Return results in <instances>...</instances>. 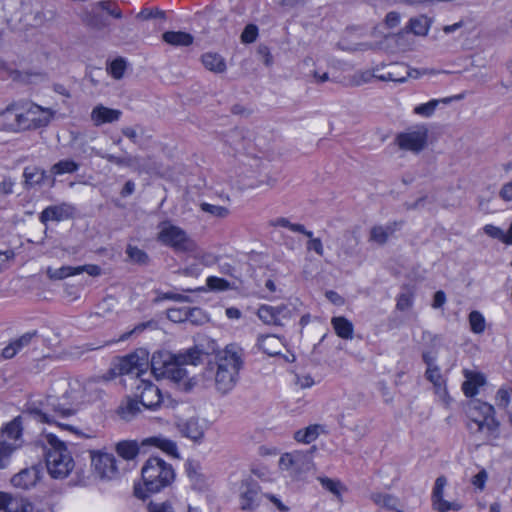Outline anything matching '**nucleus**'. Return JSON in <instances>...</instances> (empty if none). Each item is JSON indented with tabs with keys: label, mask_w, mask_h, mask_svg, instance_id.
Returning <instances> with one entry per match:
<instances>
[{
	"label": "nucleus",
	"mask_w": 512,
	"mask_h": 512,
	"mask_svg": "<svg viewBox=\"0 0 512 512\" xmlns=\"http://www.w3.org/2000/svg\"><path fill=\"white\" fill-rule=\"evenodd\" d=\"M24 413L38 422L55 424L63 429L72 430V426L58 421L76 413L73 391L65 389L61 396L49 394L40 400L28 401Z\"/></svg>",
	"instance_id": "obj_1"
},
{
	"label": "nucleus",
	"mask_w": 512,
	"mask_h": 512,
	"mask_svg": "<svg viewBox=\"0 0 512 512\" xmlns=\"http://www.w3.org/2000/svg\"><path fill=\"white\" fill-rule=\"evenodd\" d=\"M175 471L170 463L160 457H149L141 469L143 486H134V495L145 500L149 494L158 493L169 487L175 480Z\"/></svg>",
	"instance_id": "obj_2"
},
{
	"label": "nucleus",
	"mask_w": 512,
	"mask_h": 512,
	"mask_svg": "<svg viewBox=\"0 0 512 512\" xmlns=\"http://www.w3.org/2000/svg\"><path fill=\"white\" fill-rule=\"evenodd\" d=\"M212 353H216L217 359L215 387L220 393L227 394L238 381L239 371L243 366L242 349L235 344H229L222 351L213 347Z\"/></svg>",
	"instance_id": "obj_3"
},
{
	"label": "nucleus",
	"mask_w": 512,
	"mask_h": 512,
	"mask_svg": "<svg viewBox=\"0 0 512 512\" xmlns=\"http://www.w3.org/2000/svg\"><path fill=\"white\" fill-rule=\"evenodd\" d=\"M494 414L495 409L492 405L478 399L471 400L467 407V428L471 433L486 432L489 436L497 437L500 423Z\"/></svg>",
	"instance_id": "obj_4"
},
{
	"label": "nucleus",
	"mask_w": 512,
	"mask_h": 512,
	"mask_svg": "<svg viewBox=\"0 0 512 512\" xmlns=\"http://www.w3.org/2000/svg\"><path fill=\"white\" fill-rule=\"evenodd\" d=\"M27 105L28 108L25 113L13 114V110L16 108L15 105H10L0 114V121L9 116H13L14 118V122L9 123L5 128L11 130H26L46 126L50 122L53 115L50 109H44L32 103Z\"/></svg>",
	"instance_id": "obj_5"
},
{
	"label": "nucleus",
	"mask_w": 512,
	"mask_h": 512,
	"mask_svg": "<svg viewBox=\"0 0 512 512\" xmlns=\"http://www.w3.org/2000/svg\"><path fill=\"white\" fill-rule=\"evenodd\" d=\"M203 352L197 347H193L185 351L184 353L173 354V359L166 362L163 374L160 378L169 379L175 383L183 381L187 377V370L184 368L185 365H198L201 362Z\"/></svg>",
	"instance_id": "obj_6"
},
{
	"label": "nucleus",
	"mask_w": 512,
	"mask_h": 512,
	"mask_svg": "<svg viewBox=\"0 0 512 512\" xmlns=\"http://www.w3.org/2000/svg\"><path fill=\"white\" fill-rule=\"evenodd\" d=\"M203 352L197 347H193L185 351L184 353L173 354V359L166 362L163 374L160 378L169 379L175 383L183 381L187 377V370L184 368L185 365H198L201 362Z\"/></svg>",
	"instance_id": "obj_7"
},
{
	"label": "nucleus",
	"mask_w": 512,
	"mask_h": 512,
	"mask_svg": "<svg viewBox=\"0 0 512 512\" xmlns=\"http://www.w3.org/2000/svg\"><path fill=\"white\" fill-rule=\"evenodd\" d=\"M157 240L175 252H191L195 249V242L188 237L186 231L170 223H163Z\"/></svg>",
	"instance_id": "obj_8"
},
{
	"label": "nucleus",
	"mask_w": 512,
	"mask_h": 512,
	"mask_svg": "<svg viewBox=\"0 0 512 512\" xmlns=\"http://www.w3.org/2000/svg\"><path fill=\"white\" fill-rule=\"evenodd\" d=\"M149 363V352L144 348H139L118 359L114 365L113 371L119 375L135 373L138 380L146 372Z\"/></svg>",
	"instance_id": "obj_9"
},
{
	"label": "nucleus",
	"mask_w": 512,
	"mask_h": 512,
	"mask_svg": "<svg viewBox=\"0 0 512 512\" xmlns=\"http://www.w3.org/2000/svg\"><path fill=\"white\" fill-rule=\"evenodd\" d=\"M46 467L53 478H65L74 467V461L67 449L47 450L45 454Z\"/></svg>",
	"instance_id": "obj_10"
},
{
	"label": "nucleus",
	"mask_w": 512,
	"mask_h": 512,
	"mask_svg": "<svg viewBox=\"0 0 512 512\" xmlns=\"http://www.w3.org/2000/svg\"><path fill=\"white\" fill-rule=\"evenodd\" d=\"M134 396L139 399L141 406L150 411H157L165 405V398L161 390L151 381L139 379L135 387Z\"/></svg>",
	"instance_id": "obj_11"
},
{
	"label": "nucleus",
	"mask_w": 512,
	"mask_h": 512,
	"mask_svg": "<svg viewBox=\"0 0 512 512\" xmlns=\"http://www.w3.org/2000/svg\"><path fill=\"white\" fill-rule=\"evenodd\" d=\"M4 512H53L46 504H33L27 498L0 492V511Z\"/></svg>",
	"instance_id": "obj_12"
},
{
	"label": "nucleus",
	"mask_w": 512,
	"mask_h": 512,
	"mask_svg": "<svg viewBox=\"0 0 512 512\" xmlns=\"http://www.w3.org/2000/svg\"><path fill=\"white\" fill-rule=\"evenodd\" d=\"M428 129L424 125L416 126L396 136V143L402 150L421 152L427 145Z\"/></svg>",
	"instance_id": "obj_13"
},
{
	"label": "nucleus",
	"mask_w": 512,
	"mask_h": 512,
	"mask_svg": "<svg viewBox=\"0 0 512 512\" xmlns=\"http://www.w3.org/2000/svg\"><path fill=\"white\" fill-rule=\"evenodd\" d=\"M262 496L261 486L258 481L248 478L241 482L239 494L241 510L254 512L259 507Z\"/></svg>",
	"instance_id": "obj_14"
},
{
	"label": "nucleus",
	"mask_w": 512,
	"mask_h": 512,
	"mask_svg": "<svg viewBox=\"0 0 512 512\" xmlns=\"http://www.w3.org/2000/svg\"><path fill=\"white\" fill-rule=\"evenodd\" d=\"M91 465L101 479L112 480L119 476L117 459L112 453L91 452Z\"/></svg>",
	"instance_id": "obj_15"
},
{
	"label": "nucleus",
	"mask_w": 512,
	"mask_h": 512,
	"mask_svg": "<svg viewBox=\"0 0 512 512\" xmlns=\"http://www.w3.org/2000/svg\"><path fill=\"white\" fill-rule=\"evenodd\" d=\"M408 73L406 72V65L404 63H391L389 65H377L373 68L371 77H374L380 81H392L396 83H404L408 79Z\"/></svg>",
	"instance_id": "obj_16"
},
{
	"label": "nucleus",
	"mask_w": 512,
	"mask_h": 512,
	"mask_svg": "<svg viewBox=\"0 0 512 512\" xmlns=\"http://www.w3.org/2000/svg\"><path fill=\"white\" fill-rule=\"evenodd\" d=\"M77 214V209L74 205L62 202L58 205H51L46 207L39 215V220L42 224L46 225L49 221L60 222L64 220L73 219Z\"/></svg>",
	"instance_id": "obj_17"
},
{
	"label": "nucleus",
	"mask_w": 512,
	"mask_h": 512,
	"mask_svg": "<svg viewBox=\"0 0 512 512\" xmlns=\"http://www.w3.org/2000/svg\"><path fill=\"white\" fill-rule=\"evenodd\" d=\"M446 484L447 479L443 475L437 477V479L435 480L431 496L433 507L438 512H448L450 510L459 511L461 509L460 504H458L457 502L446 501L443 498L444 488Z\"/></svg>",
	"instance_id": "obj_18"
},
{
	"label": "nucleus",
	"mask_w": 512,
	"mask_h": 512,
	"mask_svg": "<svg viewBox=\"0 0 512 512\" xmlns=\"http://www.w3.org/2000/svg\"><path fill=\"white\" fill-rule=\"evenodd\" d=\"M41 477V470L38 466L25 468L11 478V483L16 488L28 490L36 485Z\"/></svg>",
	"instance_id": "obj_19"
},
{
	"label": "nucleus",
	"mask_w": 512,
	"mask_h": 512,
	"mask_svg": "<svg viewBox=\"0 0 512 512\" xmlns=\"http://www.w3.org/2000/svg\"><path fill=\"white\" fill-rule=\"evenodd\" d=\"M84 153H88L89 156L96 155L98 157H101L103 159H106L110 163H114L117 166L122 167H129V168H138L140 165V157L139 156H132V155H126L123 157H118L113 154L103 153L94 147H89L88 149L83 150Z\"/></svg>",
	"instance_id": "obj_20"
},
{
	"label": "nucleus",
	"mask_w": 512,
	"mask_h": 512,
	"mask_svg": "<svg viewBox=\"0 0 512 512\" xmlns=\"http://www.w3.org/2000/svg\"><path fill=\"white\" fill-rule=\"evenodd\" d=\"M177 427L183 436L194 442H201L205 434V425L200 423L199 419L195 417L180 421Z\"/></svg>",
	"instance_id": "obj_21"
},
{
	"label": "nucleus",
	"mask_w": 512,
	"mask_h": 512,
	"mask_svg": "<svg viewBox=\"0 0 512 512\" xmlns=\"http://www.w3.org/2000/svg\"><path fill=\"white\" fill-rule=\"evenodd\" d=\"M122 111L108 108L102 104L95 106L91 111V121L96 127L103 124L114 123L120 119Z\"/></svg>",
	"instance_id": "obj_22"
},
{
	"label": "nucleus",
	"mask_w": 512,
	"mask_h": 512,
	"mask_svg": "<svg viewBox=\"0 0 512 512\" xmlns=\"http://www.w3.org/2000/svg\"><path fill=\"white\" fill-rule=\"evenodd\" d=\"M95 8V4L91 10L84 9L80 15L82 23L90 29L101 31L109 25L108 19Z\"/></svg>",
	"instance_id": "obj_23"
},
{
	"label": "nucleus",
	"mask_w": 512,
	"mask_h": 512,
	"mask_svg": "<svg viewBox=\"0 0 512 512\" xmlns=\"http://www.w3.org/2000/svg\"><path fill=\"white\" fill-rule=\"evenodd\" d=\"M281 340L275 335H259L257 347L269 356H276L281 353Z\"/></svg>",
	"instance_id": "obj_24"
},
{
	"label": "nucleus",
	"mask_w": 512,
	"mask_h": 512,
	"mask_svg": "<svg viewBox=\"0 0 512 512\" xmlns=\"http://www.w3.org/2000/svg\"><path fill=\"white\" fill-rule=\"evenodd\" d=\"M142 446H155L159 449H161L166 454L173 456L175 458H179V453L177 449V445L174 441L160 437V436H154L146 438L142 441Z\"/></svg>",
	"instance_id": "obj_25"
},
{
	"label": "nucleus",
	"mask_w": 512,
	"mask_h": 512,
	"mask_svg": "<svg viewBox=\"0 0 512 512\" xmlns=\"http://www.w3.org/2000/svg\"><path fill=\"white\" fill-rule=\"evenodd\" d=\"M396 225V223H392L386 226H373L370 230L369 241L384 245L388 241L389 236L396 230Z\"/></svg>",
	"instance_id": "obj_26"
},
{
	"label": "nucleus",
	"mask_w": 512,
	"mask_h": 512,
	"mask_svg": "<svg viewBox=\"0 0 512 512\" xmlns=\"http://www.w3.org/2000/svg\"><path fill=\"white\" fill-rule=\"evenodd\" d=\"M370 499L379 507L390 511L403 512L397 508L399 505V499L392 494L373 492L370 495Z\"/></svg>",
	"instance_id": "obj_27"
},
{
	"label": "nucleus",
	"mask_w": 512,
	"mask_h": 512,
	"mask_svg": "<svg viewBox=\"0 0 512 512\" xmlns=\"http://www.w3.org/2000/svg\"><path fill=\"white\" fill-rule=\"evenodd\" d=\"M429 28L430 20L426 16L422 15L419 17L411 18L408 25L404 28L403 31L399 33V35L404 32H410L416 36H425L427 35Z\"/></svg>",
	"instance_id": "obj_28"
},
{
	"label": "nucleus",
	"mask_w": 512,
	"mask_h": 512,
	"mask_svg": "<svg viewBox=\"0 0 512 512\" xmlns=\"http://www.w3.org/2000/svg\"><path fill=\"white\" fill-rule=\"evenodd\" d=\"M22 436V427H21V421L20 418L17 417L13 419L11 422H9L2 430L1 437L6 442H9L11 444H18V441H20ZM21 445V442H19Z\"/></svg>",
	"instance_id": "obj_29"
},
{
	"label": "nucleus",
	"mask_w": 512,
	"mask_h": 512,
	"mask_svg": "<svg viewBox=\"0 0 512 512\" xmlns=\"http://www.w3.org/2000/svg\"><path fill=\"white\" fill-rule=\"evenodd\" d=\"M141 412V403L135 396L128 397L127 400L118 408V414L126 421H131Z\"/></svg>",
	"instance_id": "obj_30"
},
{
	"label": "nucleus",
	"mask_w": 512,
	"mask_h": 512,
	"mask_svg": "<svg viewBox=\"0 0 512 512\" xmlns=\"http://www.w3.org/2000/svg\"><path fill=\"white\" fill-rule=\"evenodd\" d=\"M162 39L172 46H189L193 43V36L183 31H166L162 35Z\"/></svg>",
	"instance_id": "obj_31"
},
{
	"label": "nucleus",
	"mask_w": 512,
	"mask_h": 512,
	"mask_svg": "<svg viewBox=\"0 0 512 512\" xmlns=\"http://www.w3.org/2000/svg\"><path fill=\"white\" fill-rule=\"evenodd\" d=\"M331 324L335 330L337 336L342 339H352L354 327L351 321L343 316L333 317L331 319Z\"/></svg>",
	"instance_id": "obj_32"
},
{
	"label": "nucleus",
	"mask_w": 512,
	"mask_h": 512,
	"mask_svg": "<svg viewBox=\"0 0 512 512\" xmlns=\"http://www.w3.org/2000/svg\"><path fill=\"white\" fill-rule=\"evenodd\" d=\"M24 183L27 188L42 185L47 177L45 170L38 167H26L23 172Z\"/></svg>",
	"instance_id": "obj_33"
},
{
	"label": "nucleus",
	"mask_w": 512,
	"mask_h": 512,
	"mask_svg": "<svg viewBox=\"0 0 512 512\" xmlns=\"http://www.w3.org/2000/svg\"><path fill=\"white\" fill-rule=\"evenodd\" d=\"M316 450V447L313 446L306 451H293L294 454V468L297 472H306L309 471L313 465L312 462V453Z\"/></svg>",
	"instance_id": "obj_34"
},
{
	"label": "nucleus",
	"mask_w": 512,
	"mask_h": 512,
	"mask_svg": "<svg viewBox=\"0 0 512 512\" xmlns=\"http://www.w3.org/2000/svg\"><path fill=\"white\" fill-rule=\"evenodd\" d=\"M170 359H173V354L168 351H157L153 353L150 361L151 372L157 379L163 374L164 366Z\"/></svg>",
	"instance_id": "obj_35"
},
{
	"label": "nucleus",
	"mask_w": 512,
	"mask_h": 512,
	"mask_svg": "<svg viewBox=\"0 0 512 512\" xmlns=\"http://www.w3.org/2000/svg\"><path fill=\"white\" fill-rule=\"evenodd\" d=\"M202 63L206 69L215 73H222L226 70L225 60L217 53H205L202 56Z\"/></svg>",
	"instance_id": "obj_36"
},
{
	"label": "nucleus",
	"mask_w": 512,
	"mask_h": 512,
	"mask_svg": "<svg viewBox=\"0 0 512 512\" xmlns=\"http://www.w3.org/2000/svg\"><path fill=\"white\" fill-rule=\"evenodd\" d=\"M116 451L123 459L132 460L138 455L140 447L137 441L125 440L117 443Z\"/></svg>",
	"instance_id": "obj_37"
},
{
	"label": "nucleus",
	"mask_w": 512,
	"mask_h": 512,
	"mask_svg": "<svg viewBox=\"0 0 512 512\" xmlns=\"http://www.w3.org/2000/svg\"><path fill=\"white\" fill-rule=\"evenodd\" d=\"M194 314H201V309L198 307L194 308H171L167 310V317L169 320L173 322H183L187 321L189 316H193Z\"/></svg>",
	"instance_id": "obj_38"
},
{
	"label": "nucleus",
	"mask_w": 512,
	"mask_h": 512,
	"mask_svg": "<svg viewBox=\"0 0 512 512\" xmlns=\"http://www.w3.org/2000/svg\"><path fill=\"white\" fill-rule=\"evenodd\" d=\"M457 97H447V98H443L441 100H438V99H432L430 100L429 102L427 103H424V104H420L418 106H416L414 108V113L415 114H418L420 116H423V117H431L437 106L439 105L440 102L442 103H450L453 99H456Z\"/></svg>",
	"instance_id": "obj_39"
},
{
	"label": "nucleus",
	"mask_w": 512,
	"mask_h": 512,
	"mask_svg": "<svg viewBox=\"0 0 512 512\" xmlns=\"http://www.w3.org/2000/svg\"><path fill=\"white\" fill-rule=\"evenodd\" d=\"M319 429L320 425H310L305 429L296 431L294 433V439L298 442L309 444L318 438Z\"/></svg>",
	"instance_id": "obj_40"
},
{
	"label": "nucleus",
	"mask_w": 512,
	"mask_h": 512,
	"mask_svg": "<svg viewBox=\"0 0 512 512\" xmlns=\"http://www.w3.org/2000/svg\"><path fill=\"white\" fill-rule=\"evenodd\" d=\"M78 169L79 164L77 162L71 159H64L52 165L50 172L52 175H62L74 173L78 171Z\"/></svg>",
	"instance_id": "obj_41"
},
{
	"label": "nucleus",
	"mask_w": 512,
	"mask_h": 512,
	"mask_svg": "<svg viewBox=\"0 0 512 512\" xmlns=\"http://www.w3.org/2000/svg\"><path fill=\"white\" fill-rule=\"evenodd\" d=\"M47 277L51 280H62L69 276L77 275V267L62 266L58 269L49 267L46 271Z\"/></svg>",
	"instance_id": "obj_42"
},
{
	"label": "nucleus",
	"mask_w": 512,
	"mask_h": 512,
	"mask_svg": "<svg viewBox=\"0 0 512 512\" xmlns=\"http://www.w3.org/2000/svg\"><path fill=\"white\" fill-rule=\"evenodd\" d=\"M20 447V444H11L0 440V469L7 467L12 453Z\"/></svg>",
	"instance_id": "obj_43"
},
{
	"label": "nucleus",
	"mask_w": 512,
	"mask_h": 512,
	"mask_svg": "<svg viewBox=\"0 0 512 512\" xmlns=\"http://www.w3.org/2000/svg\"><path fill=\"white\" fill-rule=\"evenodd\" d=\"M318 481L321 483L322 487L326 489L327 491L331 492L336 497L341 496V492L345 490L343 487V484L340 480L331 479L326 476H320L318 477Z\"/></svg>",
	"instance_id": "obj_44"
},
{
	"label": "nucleus",
	"mask_w": 512,
	"mask_h": 512,
	"mask_svg": "<svg viewBox=\"0 0 512 512\" xmlns=\"http://www.w3.org/2000/svg\"><path fill=\"white\" fill-rule=\"evenodd\" d=\"M126 254L129 259L136 264L146 265L149 262L148 254L136 246L128 245L126 248Z\"/></svg>",
	"instance_id": "obj_45"
},
{
	"label": "nucleus",
	"mask_w": 512,
	"mask_h": 512,
	"mask_svg": "<svg viewBox=\"0 0 512 512\" xmlns=\"http://www.w3.org/2000/svg\"><path fill=\"white\" fill-rule=\"evenodd\" d=\"M257 315L265 324H273L279 326V320L276 318L274 306L261 305Z\"/></svg>",
	"instance_id": "obj_46"
},
{
	"label": "nucleus",
	"mask_w": 512,
	"mask_h": 512,
	"mask_svg": "<svg viewBox=\"0 0 512 512\" xmlns=\"http://www.w3.org/2000/svg\"><path fill=\"white\" fill-rule=\"evenodd\" d=\"M185 470L189 479L193 481L195 484L203 483V477L200 472L201 465L199 462L194 460H188L185 464Z\"/></svg>",
	"instance_id": "obj_47"
},
{
	"label": "nucleus",
	"mask_w": 512,
	"mask_h": 512,
	"mask_svg": "<svg viewBox=\"0 0 512 512\" xmlns=\"http://www.w3.org/2000/svg\"><path fill=\"white\" fill-rule=\"evenodd\" d=\"M469 324L473 333L480 334L485 330V319L479 311H472L469 314Z\"/></svg>",
	"instance_id": "obj_48"
},
{
	"label": "nucleus",
	"mask_w": 512,
	"mask_h": 512,
	"mask_svg": "<svg viewBox=\"0 0 512 512\" xmlns=\"http://www.w3.org/2000/svg\"><path fill=\"white\" fill-rule=\"evenodd\" d=\"M107 70L114 79H121L126 70V61L118 57L109 64Z\"/></svg>",
	"instance_id": "obj_49"
},
{
	"label": "nucleus",
	"mask_w": 512,
	"mask_h": 512,
	"mask_svg": "<svg viewBox=\"0 0 512 512\" xmlns=\"http://www.w3.org/2000/svg\"><path fill=\"white\" fill-rule=\"evenodd\" d=\"M425 375L427 380L433 383L437 391L445 390L444 380L437 366L427 368Z\"/></svg>",
	"instance_id": "obj_50"
},
{
	"label": "nucleus",
	"mask_w": 512,
	"mask_h": 512,
	"mask_svg": "<svg viewBox=\"0 0 512 512\" xmlns=\"http://www.w3.org/2000/svg\"><path fill=\"white\" fill-rule=\"evenodd\" d=\"M344 238L346 244L341 247V251L345 256L352 257L356 253L355 247L358 245V238L353 233L349 232L344 234Z\"/></svg>",
	"instance_id": "obj_51"
},
{
	"label": "nucleus",
	"mask_w": 512,
	"mask_h": 512,
	"mask_svg": "<svg viewBox=\"0 0 512 512\" xmlns=\"http://www.w3.org/2000/svg\"><path fill=\"white\" fill-rule=\"evenodd\" d=\"M202 211L209 213L218 218H225L229 215V210L226 207L218 206L203 202L200 204Z\"/></svg>",
	"instance_id": "obj_52"
},
{
	"label": "nucleus",
	"mask_w": 512,
	"mask_h": 512,
	"mask_svg": "<svg viewBox=\"0 0 512 512\" xmlns=\"http://www.w3.org/2000/svg\"><path fill=\"white\" fill-rule=\"evenodd\" d=\"M207 287L212 291H226L230 289V283L216 276H210L206 280Z\"/></svg>",
	"instance_id": "obj_53"
},
{
	"label": "nucleus",
	"mask_w": 512,
	"mask_h": 512,
	"mask_svg": "<svg viewBox=\"0 0 512 512\" xmlns=\"http://www.w3.org/2000/svg\"><path fill=\"white\" fill-rule=\"evenodd\" d=\"M36 337H38V332L37 330H33L24 333L23 335L13 340L12 342L16 346V349H18V351H21L23 348L29 346L32 343L33 339Z\"/></svg>",
	"instance_id": "obj_54"
},
{
	"label": "nucleus",
	"mask_w": 512,
	"mask_h": 512,
	"mask_svg": "<svg viewBox=\"0 0 512 512\" xmlns=\"http://www.w3.org/2000/svg\"><path fill=\"white\" fill-rule=\"evenodd\" d=\"M166 13L163 10L158 8L155 9H143L141 10L136 18L141 20H149V19H165Z\"/></svg>",
	"instance_id": "obj_55"
},
{
	"label": "nucleus",
	"mask_w": 512,
	"mask_h": 512,
	"mask_svg": "<svg viewBox=\"0 0 512 512\" xmlns=\"http://www.w3.org/2000/svg\"><path fill=\"white\" fill-rule=\"evenodd\" d=\"M276 318L279 320V326H282V319H289L293 316L295 308L286 304L274 307Z\"/></svg>",
	"instance_id": "obj_56"
},
{
	"label": "nucleus",
	"mask_w": 512,
	"mask_h": 512,
	"mask_svg": "<svg viewBox=\"0 0 512 512\" xmlns=\"http://www.w3.org/2000/svg\"><path fill=\"white\" fill-rule=\"evenodd\" d=\"M258 36V27L254 24H248L242 34H241V41L243 43L249 44L256 40Z\"/></svg>",
	"instance_id": "obj_57"
},
{
	"label": "nucleus",
	"mask_w": 512,
	"mask_h": 512,
	"mask_svg": "<svg viewBox=\"0 0 512 512\" xmlns=\"http://www.w3.org/2000/svg\"><path fill=\"white\" fill-rule=\"evenodd\" d=\"M412 304V295L409 293H401L397 298L396 308L400 311H405L409 309Z\"/></svg>",
	"instance_id": "obj_58"
},
{
	"label": "nucleus",
	"mask_w": 512,
	"mask_h": 512,
	"mask_svg": "<svg viewBox=\"0 0 512 512\" xmlns=\"http://www.w3.org/2000/svg\"><path fill=\"white\" fill-rule=\"evenodd\" d=\"M86 272L88 275L92 277H97L102 274V269L100 266L95 264H86L82 266H77V275Z\"/></svg>",
	"instance_id": "obj_59"
},
{
	"label": "nucleus",
	"mask_w": 512,
	"mask_h": 512,
	"mask_svg": "<svg viewBox=\"0 0 512 512\" xmlns=\"http://www.w3.org/2000/svg\"><path fill=\"white\" fill-rule=\"evenodd\" d=\"M148 512H175L171 503L168 501L162 503L150 502Z\"/></svg>",
	"instance_id": "obj_60"
},
{
	"label": "nucleus",
	"mask_w": 512,
	"mask_h": 512,
	"mask_svg": "<svg viewBox=\"0 0 512 512\" xmlns=\"http://www.w3.org/2000/svg\"><path fill=\"white\" fill-rule=\"evenodd\" d=\"M483 230L486 235L503 242L504 231L499 227L487 224L484 226Z\"/></svg>",
	"instance_id": "obj_61"
},
{
	"label": "nucleus",
	"mask_w": 512,
	"mask_h": 512,
	"mask_svg": "<svg viewBox=\"0 0 512 512\" xmlns=\"http://www.w3.org/2000/svg\"><path fill=\"white\" fill-rule=\"evenodd\" d=\"M257 54L261 57L263 63L266 66H270L272 64L273 57L270 53L269 48L266 45H259L257 49Z\"/></svg>",
	"instance_id": "obj_62"
},
{
	"label": "nucleus",
	"mask_w": 512,
	"mask_h": 512,
	"mask_svg": "<svg viewBox=\"0 0 512 512\" xmlns=\"http://www.w3.org/2000/svg\"><path fill=\"white\" fill-rule=\"evenodd\" d=\"M487 478H488L487 472L484 469H482L476 475L473 476L472 484L475 487L482 490L485 486V482H486Z\"/></svg>",
	"instance_id": "obj_63"
},
{
	"label": "nucleus",
	"mask_w": 512,
	"mask_h": 512,
	"mask_svg": "<svg viewBox=\"0 0 512 512\" xmlns=\"http://www.w3.org/2000/svg\"><path fill=\"white\" fill-rule=\"evenodd\" d=\"M499 196L504 201H512V181L507 182L502 186Z\"/></svg>",
	"instance_id": "obj_64"
}]
</instances>
